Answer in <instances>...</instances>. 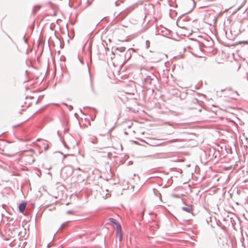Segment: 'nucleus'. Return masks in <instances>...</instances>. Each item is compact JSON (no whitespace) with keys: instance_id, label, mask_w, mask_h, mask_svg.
<instances>
[{"instance_id":"obj_1","label":"nucleus","mask_w":248,"mask_h":248,"mask_svg":"<svg viewBox=\"0 0 248 248\" xmlns=\"http://www.w3.org/2000/svg\"><path fill=\"white\" fill-rule=\"evenodd\" d=\"M34 153L32 150L24 152L21 156L22 160L26 165H31L35 161Z\"/></svg>"},{"instance_id":"obj_2","label":"nucleus","mask_w":248,"mask_h":248,"mask_svg":"<svg viewBox=\"0 0 248 248\" xmlns=\"http://www.w3.org/2000/svg\"><path fill=\"white\" fill-rule=\"evenodd\" d=\"M99 194L100 197L104 199L108 198L111 196L110 191L106 186L101 187Z\"/></svg>"},{"instance_id":"obj_3","label":"nucleus","mask_w":248,"mask_h":248,"mask_svg":"<svg viewBox=\"0 0 248 248\" xmlns=\"http://www.w3.org/2000/svg\"><path fill=\"white\" fill-rule=\"evenodd\" d=\"M113 227L116 230V233L117 235L119 237V240L121 241L123 238V233L121 226L120 225V224L117 222L114 224V226H113Z\"/></svg>"},{"instance_id":"obj_4","label":"nucleus","mask_w":248,"mask_h":248,"mask_svg":"<svg viewBox=\"0 0 248 248\" xmlns=\"http://www.w3.org/2000/svg\"><path fill=\"white\" fill-rule=\"evenodd\" d=\"M26 205L27 203L26 202H23L19 204V209L21 212L23 213L25 210Z\"/></svg>"},{"instance_id":"obj_5","label":"nucleus","mask_w":248,"mask_h":248,"mask_svg":"<svg viewBox=\"0 0 248 248\" xmlns=\"http://www.w3.org/2000/svg\"><path fill=\"white\" fill-rule=\"evenodd\" d=\"M182 209L187 212L190 213L192 211V209L191 206H187V207H182Z\"/></svg>"},{"instance_id":"obj_6","label":"nucleus","mask_w":248,"mask_h":248,"mask_svg":"<svg viewBox=\"0 0 248 248\" xmlns=\"http://www.w3.org/2000/svg\"><path fill=\"white\" fill-rule=\"evenodd\" d=\"M109 220L110 222L111 223L112 226H114V224L117 223L116 220L113 218H110Z\"/></svg>"},{"instance_id":"obj_7","label":"nucleus","mask_w":248,"mask_h":248,"mask_svg":"<svg viewBox=\"0 0 248 248\" xmlns=\"http://www.w3.org/2000/svg\"><path fill=\"white\" fill-rule=\"evenodd\" d=\"M68 214H72V212L71 211H68L67 212Z\"/></svg>"},{"instance_id":"obj_8","label":"nucleus","mask_w":248,"mask_h":248,"mask_svg":"<svg viewBox=\"0 0 248 248\" xmlns=\"http://www.w3.org/2000/svg\"><path fill=\"white\" fill-rule=\"evenodd\" d=\"M245 44H248V43L247 42H245Z\"/></svg>"}]
</instances>
